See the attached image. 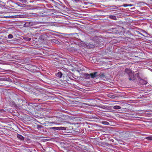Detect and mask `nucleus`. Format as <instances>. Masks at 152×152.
Segmentation results:
<instances>
[{"mask_svg": "<svg viewBox=\"0 0 152 152\" xmlns=\"http://www.w3.org/2000/svg\"><path fill=\"white\" fill-rule=\"evenodd\" d=\"M17 137L20 140L23 141L24 140V138L21 135L18 134L17 135Z\"/></svg>", "mask_w": 152, "mask_h": 152, "instance_id": "nucleus-7", "label": "nucleus"}, {"mask_svg": "<svg viewBox=\"0 0 152 152\" xmlns=\"http://www.w3.org/2000/svg\"><path fill=\"white\" fill-rule=\"evenodd\" d=\"M56 76L59 78H61L62 77V74L61 72H59L57 73L56 74Z\"/></svg>", "mask_w": 152, "mask_h": 152, "instance_id": "nucleus-10", "label": "nucleus"}, {"mask_svg": "<svg viewBox=\"0 0 152 152\" xmlns=\"http://www.w3.org/2000/svg\"><path fill=\"white\" fill-rule=\"evenodd\" d=\"M84 75L86 79H89L91 77L90 74H89L88 73H86L84 74Z\"/></svg>", "mask_w": 152, "mask_h": 152, "instance_id": "nucleus-11", "label": "nucleus"}, {"mask_svg": "<svg viewBox=\"0 0 152 152\" xmlns=\"http://www.w3.org/2000/svg\"><path fill=\"white\" fill-rule=\"evenodd\" d=\"M18 6L21 7H25V5L24 4H23L21 3H20L18 4Z\"/></svg>", "mask_w": 152, "mask_h": 152, "instance_id": "nucleus-15", "label": "nucleus"}, {"mask_svg": "<svg viewBox=\"0 0 152 152\" xmlns=\"http://www.w3.org/2000/svg\"><path fill=\"white\" fill-rule=\"evenodd\" d=\"M64 121L62 118L60 117L58 118L56 120V122H52L51 123H53L59 125L61 123L64 122Z\"/></svg>", "mask_w": 152, "mask_h": 152, "instance_id": "nucleus-3", "label": "nucleus"}, {"mask_svg": "<svg viewBox=\"0 0 152 152\" xmlns=\"http://www.w3.org/2000/svg\"><path fill=\"white\" fill-rule=\"evenodd\" d=\"M98 77L104 80L106 78L104 74L98 75Z\"/></svg>", "mask_w": 152, "mask_h": 152, "instance_id": "nucleus-9", "label": "nucleus"}, {"mask_svg": "<svg viewBox=\"0 0 152 152\" xmlns=\"http://www.w3.org/2000/svg\"><path fill=\"white\" fill-rule=\"evenodd\" d=\"M109 18L113 20H116L117 18H116V17L115 16L113 15H110L109 16Z\"/></svg>", "mask_w": 152, "mask_h": 152, "instance_id": "nucleus-12", "label": "nucleus"}, {"mask_svg": "<svg viewBox=\"0 0 152 152\" xmlns=\"http://www.w3.org/2000/svg\"><path fill=\"white\" fill-rule=\"evenodd\" d=\"M134 72L128 68H126L125 70V74H126L128 76L129 79L130 80H134L135 79L134 75Z\"/></svg>", "mask_w": 152, "mask_h": 152, "instance_id": "nucleus-1", "label": "nucleus"}, {"mask_svg": "<svg viewBox=\"0 0 152 152\" xmlns=\"http://www.w3.org/2000/svg\"><path fill=\"white\" fill-rule=\"evenodd\" d=\"M146 139L149 140H152V136L148 137H146Z\"/></svg>", "mask_w": 152, "mask_h": 152, "instance_id": "nucleus-16", "label": "nucleus"}, {"mask_svg": "<svg viewBox=\"0 0 152 152\" xmlns=\"http://www.w3.org/2000/svg\"><path fill=\"white\" fill-rule=\"evenodd\" d=\"M102 124L105 125H108L109 124V123L106 121H103L101 122Z\"/></svg>", "mask_w": 152, "mask_h": 152, "instance_id": "nucleus-14", "label": "nucleus"}, {"mask_svg": "<svg viewBox=\"0 0 152 152\" xmlns=\"http://www.w3.org/2000/svg\"><path fill=\"white\" fill-rule=\"evenodd\" d=\"M25 39L26 41H30L31 40V38L29 37H26L25 38Z\"/></svg>", "mask_w": 152, "mask_h": 152, "instance_id": "nucleus-18", "label": "nucleus"}, {"mask_svg": "<svg viewBox=\"0 0 152 152\" xmlns=\"http://www.w3.org/2000/svg\"><path fill=\"white\" fill-rule=\"evenodd\" d=\"M122 6H123L125 7H126L127 6H128V4H124L122 5Z\"/></svg>", "mask_w": 152, "mask_h": 152, "instance_id": "nucleus-22", "label": "nucleus"}, {"mask_svg": "<svg viewBox=\"0 0 152 152\" xmlns=\"http://www.w3.org/2000/svg\"><path fill=\"white\" fill-rule=\"evenodd\" d=\"M47 95H46V94H44V97H43V99L44 100H45V99H47Z\"/></svg>", "mask_w": 152, "mask_h": 152, "instance_id": "nucleus-20", "label": "nucleus"}, {"mask_svg": "<svg viewBox=\"0 0 152 152\" xmlns=\"http://www.w3.org/2000/svg\"><path fill=\"white\" fill-rule=\"evenodd\" d=\"M66 128L65 127H53L50 128V129H52L54 130H66Z\"/></svg>", "mask_w": 152, "mask_h": 152, "instance_id": "nucleus-5", "label": "nucleus"}, {"mask_svg": "<svg viewBox=\"0 0 152 152\" xmlns=\"http://www.w3.org/2000/svg\"><path fill=\"white\" fill-rule=\"evenodd\" d=\"M133 6V4H128V6H130V7H132Z\"/></svg>", "mask_w": 152, "mask_h": 152, "instance_id": "nucleus-23", "label": "nucleus"}, {"mask_svg": "<svg viewBox=\"0 0 152 152\" xmlns=\"http://www.w3.org/2000/svg\"><path fill=\"white\" fill-rule=\"evenodd\" d=\"M53 41H56V42H56V43H57V42H58V41H56V40H53Z\"/></svg>", "mask_w": 152, "mask_h": 152, "instance_id": "nucleus-24", "label": "nucleus"}, {"mask_svg": "<svg viewBox=\"0 0 152 152\" xmlns=\"http://www.w3.org/2000/svg\"><path fill=\"white\" fill-rule=\"evenodd\" d=\"M121 107L119 106L115 105L113 107V109L115 110H118L121 109Z\"/></svg>", "mask_w": 152, "mask_h": 152, "instance_id": "nucleus-13", "label": "nucleus"}, {"mask_svg": "<svg viewBox=\"0 0 152 152\" xmlns=\"http://www.w3.org/2000/svg\"><path fill=\"white\" fill-rule=\"evenodd\" d=\"M8 37L9 39H12L13 37V36L12 34H10L8 35Z\"/></svg>", "mask_w": 152, "mask_h": 152, "instance_id": "nucleus-17", "label": "nucleus"}, {"mask_svg": "<svg viewBox=\"0 0 152 152\" xmlns=\"http://www.w3.org/2000/svg\"><path fill=\"white\" fill-rule=\"evenodd\" d=\"M22 3H26L27 2V0H19Z\"/></svg>", "mask_w": 152, "mask_h": 152, "instance_id": "nucleus-19", "label": "nucleus"}, {"mask_svg": "<svg viewBox=\"0 0 152 152\" xmlns=\"http://www.w3.org/2000/svg\"><path fill=\"white\" fill-rule=\"evenodd\" d=\"M140 83L142 85H145L147 83V82L146 81L141 79L140 80Z\"/></svg>", "mask_w": 152, "mask_h": 152, "instance_id": "nucleus-8", "label": "nucleus"}, {"mask_svg": "<svg viewBox=\"0 0 152 152\" xmlns=\"http://www.w3.org/2000/svg\"><path fill=\"white\" fill-rule=\"evenodd\" d=\"M40 23V22H27L24 24L23 26L25 27H28L32 26L39 24Z\"/></svg>", "mask_w": 152, "mask_h": 152, "instance_id": "nucleus-2", "label": "nucleus"}, {"mask_svg": "<svg viewBox=\"0 0 152 152\" xmlns=\"http://www.w3.org/2000/svg\"><path fill=\"white\" fill-rule=\"evenodd\" d=\"M11 18H13V17H11Z\"/></svg>", "mask_w": 152, "mask_h": 152, "instance_id": "nucleus-26", "label": "nucleus"}, {"mask_svg": "<svg viewBox=\"0 0 152 152\" xmlns=\"http://www.w3.org/2000/svg\"><path fill=\"white\" fill-rule=\"evenodd\" d=\"M86 47L88 48H93L94 47V45L92 43H87L86 44Z\"/></svg>", "mask_w": 152, "mask_h": 152, "instance_id": "nucleus-6", "label": "nucleus"}, {"mask_svg": "<svg viewBox=\"0 0 152 152\" xmlns=\"http://www.w3.org/2000/svg\"><path fill=\"white\" fill-rule=\"evenodd\" d=\"M100 107L101 108H102V109H106V108H107L106 106H103V105L100 106Z\"/></svg>", "mask_w": 152, "mask_h": 152, "instance_id": "nucleus-21", "label": "nucleus"}, {"mask_svg": "<svg viewBox=\"0 0 152 152\" xmlns=\"http://www.w3.org/2000/svg\"><path fill=\"white\" fill-rule=\"evenodd\" d=\"M91 77L92 79L98 78V75L97 72L90 74Z\"/></svg>", "mask_w": 152, "mask_h": 152, "instance_id": "nucleus-4", "label": "nucleus"}, {"mask_svg": "<svg viewBox=\"0 0 152 152\" xmlns=\"http://www.w3.org/2000/svg\"><path fill=\"white\" fill-rule=\"evenodd\" d=\"M40 126H38V128H40Z\"/></svg>", "mask_w": 152, "mask_h": 152, "instance_id": "nucleus-25", "label": "nucleus"}]
</instances>
